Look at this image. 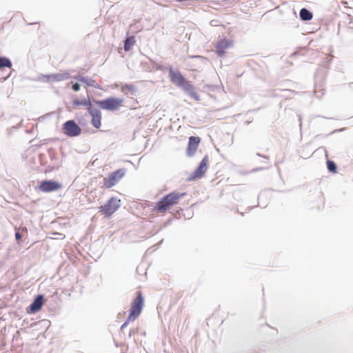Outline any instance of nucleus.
<instances>
[{"label":"nucleus","mask_w":353,"mask_h":353,"mask_svg":"<svg viewBox=\"0 0 353 353\" xmlns=\"http://www.w3.org/2000/svg\"><path fill=\"white\" fill-rule=\"evenodd\" d=\"M208 164L209 158L208 156L205 155L196 170L190 174L188 179L190 181H194L195 179L201 178L208 170Z\"/></svg>","instance_id":"nucleus-7"},{"label":"nucleus","mask_w":353,"mask_h":353,"mask_svg":"<svg viewBox=\"0 0 353 353\" xmlns=\"http://www.w3.org/2000/svg\"><path fill=\"white\" fill-rule=\"evenodd\" d=\"M44 304V299L43 295H38L33 302L27 308V312L32 314L40 311Z\"/></svg>","instance_id":"nucleus-14"},{"label":"nucleus","mask_w":353,"mask_h":353,"mask_svg":"<svg viewBox=\"0 0 353 353\" xmlns=\"http://www.w3.org/2000/svg\"><path fill=\"white\" fill-rule=\"evenodd\" d=\"M135 43V38L134 37L132 36L130 37H128L125 39V43H124V50L125 51H129L130 50L132 46H134Z\"/></svg>","instance_id":"nucleus-18"},{"label":"nucleus","mask_w":353,"mask_h":353,"mask_svg":"<svg viewBox=\"0 0 353 353\" xmlns=\"http://www.w3.org/2000/svg\"><path fill=\"white\" fill-rule=\"evenodd\" d=\"M38 188L41 192H50L61 189L62 184L56 181L46 180L41 181Z\"/></svg>","instance_id":"nucleus-12"},{"label":"nucleus","mask_w":353,"mask_h":353,"mask_svg":"<svg viewBox=\"0 0 353 353\" xmlns=\"http://www.w3.org/2000/svg\"><path fill=\"white\" fill-rule=\"evenodd\" d=\"M185 195V193H179L172 192L163 196L159 201L156 203L155 210L164 214L170 210L173 206L179 203L180 199Z\"/></svg>","instance_id":"nucleus-2"},{"label":"nucleus","mask_w":353,"mask_h":353,"mask_svg":"<svg viewBox=\"0 0 353 353\" xmlns=\"http://www.w3.org/2000/svg\"><path fill=\"white\" fill-rule=\"evenodd\" d=\"M233 46L234 41L226 38L219 39L214 43V50L219 57H224L227 50L232 48Z\"/></svg>","instance_id":"nucleus-6"},{"label":"nucleus","mask_w":353,"mask_h":353,"mask_svg":"<svg viewBox=\"0 0 353 353\" xmlns=\"http://www.w3.org/2000/svg\"><path fill=\"white\" fill-rule=\"evenodd\" d=\"M72 88L74 91L77 92V91H79L80 90V85L79 83H76L72 85Z\"/></svg>","instance_id":"nucleus-22"},{"label":"nucleus","mask_w":353,"mask_h":353,"mask_svg":"<svg viewBox=\"0 0 353 353\" xmlns=\"http://www.w3.org/2000/svg\"><path fill=\"white\" fill-rule=\"evenodd\" d=\"M11 61L5 57H0V81L6 80L11 74Z\"/></svg>","instance_id":"nucleus-11"},{"label":"nucleus","mask_w":353,"mask_h":353,"mask_svg":"<svg viewBox=\"0 0 353 353\" xmlns=\"http://www.w3.org/2000/svg\"><path fill=\"white\" fill-rule=\"evenodd\" d=\"M130 321H128V320L122 325L121 329H123L124 327H125Z\"/></svg>","instance_id":"nucleus-25"},{"label":"nucleus","mask_w":353,"mask_h":353,"mask_svg":"<svg viewBox=\"0 0 353 353\" xmlns=\"http://www.w3.org/2000/svg\"><path fill=\"white\" fill-rule=\"evenodd\" d=\"M69 73L64 72L61 73H56L52 74H43L39 77V81L43 83H53L59 82L69 79Z\"/></svg>","instance_id":"nucleus-8"},{"label":"nucleus","mask_w":353,"mask_h":353,"mask_svg":"<svg viewBox=\"0 0 353 353\" xmlns=\"http://www.w3.org/2000/svg\"><path fill=\"white\" fill-rule=\"evenodd\" d=\"M96 103L103 110L108 111H116L123 105V99L115 97H109L103 100L97 101Z\"/></svg>","instance_id":"nucleus-5"},{"label":"nucleus","mask_w":353,"mask_h":353,"mask_svg":"<svg viewBox=\"0 0 353 353\" xmlns=\"http://www.w3.org/2000/svg\"><path fill=\"white\" fill-rule=\"evenodd\" d=\"M88 112L92 117L91 123L97 129L101 126L102 114L101 111L94 107L88 108Z\"/></svg>","instance_id":"nucleus-13"},{"label":"nucleus","mask_w":353,"mask_h":353,"mask_svg":"<svg viewBox=\"0 0 353 353\" xmlns=\"http://www.w3.org/2000/svg\"><path fill=\"white\" fill-rule=\"evenodd\" d=\"M299 14H300L301 19L303 21L310 20V19H312V16H313L312 12L305 8H302L300 10Z\"/></svg>","instance_id":"nucleus-17"},{"label":"nucleus","mask_w":353,"mask_h":353,"mask_svg":"<svg viewBox=\"0 0 353 353\" xmlns=\"http://www.w3.org/2000/svg\"><path fill=\"white\" fill-rule=\"evenodd\" d=\"M327 169L330 172L336 173V165L334 161L328 160L327 161Z\"/></svg>","instance_id":"nucleus-21"},{"label":"nucleus","mask_w":353,"mask_h":353,"mask_svg":"<svg viewBox=\"0 0 353 353\" xmlns=\"http://www.w3.org/2000/svg\"><path fill=\"white\" fill-rule=\"evenodd\" d=\"M169 77L172 83L183 88L192 98L196 101L199 100V96L195 91L194 86L185 79L182 74L177 70H174L172 67L168 68Z\"/></svg>","instance_id":"nucleus-1"},{"label":"nucleus","mask_w":353,"mask_h":353,"mask_svg":"<svg viewBox=\"0 0 353 353\" xmlns=\"http://www.w3.org/2000/svg\"><path fill=\"white\" fill-rule=\"evenodd\" d=\"M74 105L75 106H85L87 107V109L90 107H93L91 104L90 100L88 99H83V100H76L73 102Z\"/></svg>","instance_id":"nucleus-19"},{"label":"nucleus","mask_w":353,"mask_h":353,"mask_svg":"<svg viewBox=\"0 0 353 353\" xmlns=\"http://www.w3.org/2000/svg\"><path fill=\"white\" fill-rule=\"evenodd\" d=\"M121 199L113 196L99 208L100 212L106 218H110L121 207Z\"/></svg>","instance_id":"nucleus-4"},{"label":"nucleus","mask_w":353,"mask_h":353,"mask_svg":"<svg viewBox=\"0 0 353 353\" xmlns=\"http://www.w3.org/2000/svg\"><path fill=\"white\" fill-rule=\"evenodd\" d=\"M201 139L198 137L192 136L189 138L188 147L186 149L187 155L192 157L198 149Z\"/></svg>","instance_id":"nucleus-15"},{"label":"nucleus","mask_w":353,"mask_h":353,"mask_svg":"<svg viewBox=\"0 0 353 353\" xmlns=\"http://www.w3.org/2000/svg\"><path fill=\"white\" fill-rule=\"evenodd\" d=\"M124 171L123 170H118L107 177L103 179V187L105 188H110L116 185L119 181L124 176Z\"/></svg>","instance_id":"nucleus-9"},{"label":"nucleus","mask_w":353,"mask_h":353,"mask_svg":"<svg viewBox=\"0 0 353 353\" xmlns=\"http://www.w3.org/2000/svg\"><path fill=\"white\" fill-rule=\"evenodd\" d=\"M342 3H343L345 7H347V8H352L351 6H348V1H342Z\"/></svg>","instance_id":"nucleus-24"},{"label":"nucleus","mask_w":353,"mask_h":353,"mask_svg":"<svg viewBox=\"0 0 353 353\" xmlns=\"http://www.w3.org/2000/svg\"><path fill=\"white\" fill-rule=\"evenodd\" d=\"M75 79H78L80 82L85 83L87 86L93 87L96 88H99V85L97 84V81L92 79L84 77L82 76L76 77Z\"/></svg>","instance_id":"nucleus-16"},{"label":"nucleus","mask_w":353,"mask_h":353,"mask_svg":"<svg viewBox=\"0 0 353 353\" xmlns=\"http://www.w3.org/2000/svg\"><path fill=\"white\" fill-rule=\"evenodd\" d=\"M121 90L123 93L130 92L132 94H134L135 92V87L133 84H125L121 86Z\"/></svg>","instance_id":"nucleus-20"},{"label":"nucleus","mask_w":353,"mask_h":353,"mask_svg":"<svg viewBox=\"0 0 353 353\" xmlns=\"http://www.w3.org/2000/svg\"><path fill=\"white\" fill-rule=\"evenodd\" d=\"M144 305V299L142 293L139 291L137 292V297L132 301L131 307L130 309L128 321H134L141 313Z\"/></svg>","instance_id":"nucleus-3"},{"label":"nucleus","mask_w":353,"mask_h":353,"mask_svg":"<svg viewBox=\"0 0 353 353\" xmlns=\"http://www.w3.org/2000/svg\"><path fill=\"white\" fill-rule=\"evenodd\" d=\"M15 238H16V239H17L18 241H19L21 239V238H22V235H21V233H19V232H17L15 233Z\"/></svg>","instance_id":"nucleus-23"},{"label":"nucleus","mask_w":353,"mask_h":353,"mask_svg":"<svg viewBox=\"0 0 353 353\" xmlns=\"http://www.w3.org/2000/svg\"><path fill=\"white\" fill-rule=\"evenodd\" d=\"M63 130L68 137H77L81 133V128L73 120L66 121L63 125Z\"/></svg>","instance_id":"nucleus-10"}]
</instances>
